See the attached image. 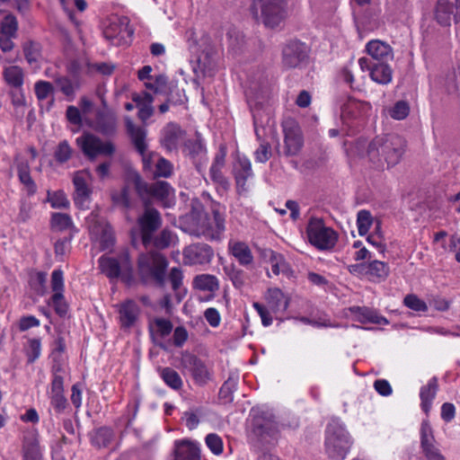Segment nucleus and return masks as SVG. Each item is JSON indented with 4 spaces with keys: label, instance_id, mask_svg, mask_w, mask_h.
<instances>
[{
    "label": "nucleus",
    "instance_id": "obj_1",
    "mask_svg": "<svg viewBox=\"0 0 460 460\" xmlns=\"http://www.w3.org/2000/svg\"><path fill=\"white\" fill-rule=\"evenodd\" d=\"M211 218L204 211L202 204L198 201L191 202L190 212L179 219L181 229L195 237H203L208 241H219L226 230L225 217L219 210V205L212 207Z\"/></svg>",
    "mask_w": 460,
    "mask_h": 460
},
{
    "label": "nucleus",
    "instance_id": "obj_2",
    "mask_svg": "<svg viewBox=\"0 0 460 460\" xmlns=\"http://www.w3.org/2000/svg\"><path fill=\"white\" fill-rule=\"evenodd\" d=\"M404 147L405 140L397 134L377 136L368 144L367 155L369 162L383 171L400 162Z\"/></svg>",
    "mask_w": 460,
    "mask_h": 460
},
{
    "label": "nucleus",
    "instance_id": "obj_3",
    "mask_svg": "<svg viewBox=\"0 0 460 460\" xmlns=\"http://www.w3.org/2000/svg\"><path fill=\"white\" fill-rule=\"evenodd\" d=\"M167 266V259L158 252L141 253L137 260L138 275L144 284L154 280L157 286L164 287Z\"/></svg>",
    "mask_w": 460,
    "mask_h": 460
},
{
    "label": "nucleus",
    "instance_id": "obj_4",
    "mask_svg": "<svg viewBox=\"0 0 460 460\" xmlns=\"http://www.w3.org/2000/svg\"><path fill=\"white\" fill-rule=\"evenodd\" d=\"M270 87L267 78H260L258 82L251 81L246 91L247 102L253 118L255 132L257 127L264 122V116H269L267 112V101L270 96Z\"/></svg>",
    "mask_w": 460,
    "mask_h": 460
},
{
    "label": "nucleus",
    "instance_id": "obj_5",
    "mask_svg": "<svg viewBox=\"0 0 460 460\" xmlns=\"http://www.w3.org/2000/svg\"><path fill=\"white\" fill-rule=\"evenodd\" d=\"M351 446L350 437L342 423L333 419L326 429L325 448L330 458L343 460Z\"/></svg>",
    "mask_w": 460,
    "mask_h": 460
},
{
    "label": "nucleus",
    "instance_id": "obj_6",
    "mask_svg": "<svg viewBox=\"0 0 460 460\" xmlns=\"http://www.w3.org/2000/svg\"><path fill=\"white\" fill-rule=\"evenodd\" d=\"M252 13L269 28L278 27L287 16L285 0H254Z\"/></svg>",
    "mask_w": 460,
    "mask_h": 460
},
{
    "label": "nucleus",
    "instance_id": "obj_7",
    "mask_svg": "<svg viewBox=\"0 0 460 460\" xmlns=\"http://www.w3.org/2000/svg\"><path fill=\"white\" fill-rule=\"evenodd\" d=\"M101 271L109 279L121 278L122 281L130 285L134 280L133 264L129 253L125 251L121 252L119 259L101 256L98 260Z\"/></svg>",
    "mask_w": 460,
    "mask_h": 460
},
{
    "label": "nucleus",
    "instance_id": "obj_8",
    "mask_svg": "<svg viewBox=\"0 0 460 460\" xmlns=\"http://www.w3.org/2000/svg\"><path fill=\"white\" fill-rule=\"evenodd\" d=\"M252 429L254 437L262 445L269 444L277 438L279 433L278 423L274 414L269 410L252 409Z\"/></svg>",
    "mask_w": 460,
    "mask_h": 460
},
{
    "label": "nucleus",
    "instance_id": "obj_9",
    "mask_svg": "<svg viewBox=\"0 0 460 460\" xmlns=\"http://www.w3.org/2000/svg\"><path fill=\"white\" fill-rule=\"evenodd\" d=\"M306 234L309 243L322 251L332 249L338 241L337 233L332 228L326 226L323 219L320 217L309 219Z\"/></svg>",
    "mask_w": 460,
    "mask_h": 460
},
{
    "label": "nucleus",
    "instance_id": "obj_10",
    "mask_svg": "<svg viewBox=\"0 0 460 460\" xmlns=\"http://www.w3.org/2000/svg\"><path fill=\"white\" fill-rule=\"evenodd\" d=\"M76 144L83 154L90 160L95 159L99 155L111 156L116 150L112 142H103L100 137L91 133H84L77 137Z\"/></svg>",
    "mask_w": 460,
    "mask_h": 460
},
{
    "label": "nucleus",
    "instance_id": "obj_11",
    "mask_svg": "<svg viewBox=\"0 0 460 460\" xmlns=\"http://www.w3.org/2000/svg\"><path fill=\"white\" fill-rule=\"evenodd\" d=\"M214 255V250L210 245L205 243H195L183 249L182 260L184 265H208L212 261Z\"/></svg>",
    "mask_w": 460,
    "mask_h": 460
},
{
    "label": "nucleus",
    "instance_id": "obj_12",
    "mask_svg": "<svg viewBox=\"0 0 460 460\" xmlns=\"http://www.w3.org/2000/svg\"><path fill=\"white\" fill-rule=\"evenodd\" d=\"M308 47L299 41L291 40L282 49V64L287 68L299 67L308 58Z\"/></svg>",
    "mask_w": 460,
    "mask_h": 460
},
{
    "label": "nucleus",
    "instance_id": "obj_13",
    "mask_svg": "<svg viewBox=\"0 0 460 460\" xmlns=\"http://www.w3.org/2000/svg\"><path fill=\"white\" fill-rule=\"evenodd\" d=\"M141 231L142 243L148 248L153 240L154 233L161 226L160 213L155 208H147L137 220Z\"/></svg>",
    "mask_w": 460,
    "mask_h": 460
},
{
    "label": "nucleus",
    "instance_id": "obj_14",
    "mask_svg": "<svg viewBox=\"0 0 460 460\" xmlns=\"http://www.w3.org/2000/svg\"><path fill=\"white\" fill-rule=\"evenodd\" d=\"M181 366L193 378L195 384L205 385L212 377L206 364L193 354H185L181 358Z\"/></svg>",
    "mask_w": 460,
    "mask_h": 460
},
{
    "label": "nucleus",
    "instance_id": "obj_15",
    "mask_svg": "<svg viewBox=\"0 0 460 460\" xmlns=\"http://www.w3.org/2000/svg\"><path fill=\"white\" fill-rule=\"evenodd\" d=\"M126 130L131 139L134 147L142 156L144 168L146 169L149 167L151 163V157L150 155L147 156L146 154L147 149V145L146 143V138L147 135L146 129L143 127L136 126L129 118H127Z\"/></svg>",
    "mask_w": 460,
    "mask_h": 460
},
{
    "label": "nucleus",
    "instance_id": "obj_16",
    "mask_svg": "<svg viewBox=\"0 0 460 460\" xmlns=\"http://www.w3.org/2000/svg\"><path fill=\"white\" fill-rule=\"evenodd\" d=\"M360 68L369 71L371 79L380 84H387L392 81L393 70L388 62L375 63L367 58H361L358 60Z\"/></svg>",
    "mask_w": 460,
    "mask_h": 460
},
{
    "label": "nucleus",
    "instance_id": "obj_17",
    "mask_svg": "<svg viewBox=\"0 0 460 460\" xmlns=\"http://www.w3.org/2000/svg\"><path fill=\"white\" fill-rule=\"evenodd\" d=\"M435 19L442 26H450L452 19L457 23L460 21V0H438Z\"/></svg>",
    "mask_w": 460,
    "mask_h": 460
},
{
    "label": "nucleus",
    "instance_id": "obj_18",
    "mask_svg": "<svg viewBox=\"0 0 460 460\" xmlns=\"http://www.w3.org/2000/svg\"><path fill=\"white\" fill-rule=\"evenodd\" d=\"M185 136V130L178 123L169 122L162 129L160 143L167 151H176L184 142Z\"/></svg>",
    "mask_w": 460,
    "mask_h": 460
},
{
    "label": "nucleus",
    "instance_id": "obj_19",
    "mask_svg": "<svg viewBox=\"0 0 460 460\" xmlns=\"http://www.w3.org/2000/svg\"><path fill=\"white\" fill-rule=\"evenodd\" d=\"M285 155H296L303 147L304 141L300 128L294 121H288L283 126Z\"/></svg>",
    "mask_w": 460,
    "mask_h": 460
},
{
    "label": "nucleus",
    "instance_id": "obj_20",
    "mask_svg": "<svg viewBox=\"0 0 460 460\" xmlns=\"http://www.w3.org/2000/svg\"><path fill=\"white\" fill-rule=\"evenodd\" d=\"M432 428L428 420H423L420 427V447L428 460H446L434 445Z\"/></svg>",
    "mask_w": 460,
    "mask_h": 460
},
{
    "label": "nucleus",
    "instance_id": "obj_21",
    "mask_svg": "<svg viewBox=\"0 0 460 460\" xmlns=\"http://www.w3.org/2000/svg\"><path fill=\"white\" fill-rule=\"evenodd\" d=\"M116 306L121 328L129 329L133 327L138 321L141 312L138 305L132 299H127Z\"/></svg>",
    "mask_w": 460,
    "mask_h": 460
},
{
    "label": "nucleus",
    "instance_id": "obj_22",
    "mask_svg": "<svg viewBox=\"0 0 460 460\" xmlns=\"http://www.w3.org/2000/svg\"><path fill=\"white\" fill-rule=\"evenodd\" d=\"M111 200L113 207L123 211H128L135 207L136 202L133 199L132 189L130 184L127 182L126 175L122 187L119 190L111 191Z\"/></svg>",
    "mask_w": 460,
    "mask_h": 460
},
{
    "label": "nucleus",
    "instance_id": "obj_23",
    "mask_svg": "<svg viewBox=\"0 0 460 460\" xmlns=\"http://www.w3.org/2000/svg\"><path fill=\"white\" fill-rule=\"evenodd\" d=\"M73 183L75 186L74 201L75 206L80 208H88V203L92 195V190L89 188L86 182L84 173L83 172H75L73 178Z\"/></svg>",
    "mask_w": 460,
    "mask_h": 460
},
{
    "label": "nucleus",
    "instance_id": "obj_24",
    "mask_svg": "<svg viewBox=\"0 0 460 460\" xmlns=\"http://www.w3.org/2000/svg\"><path fill=\"white\" fill-rule=\"evenodd\" d=\"M367 53L372 58L375 63L390 62L394 59L392 47L380 40H372L366 45Z\"/></svg>",
    "mask_w": 460,
    "mask_h": 460
},
{
    "label": "nucleus",
    "instance_id": "obj_25",
    "mask_svg": "<svg viewBox=\"0 0 460 460\" xmlns=\"http://www.w3.org/2000/svg\"><path fill=\"white\" fill-rule=\"evenodd\" d=\"M172 455L173 460H200L199 447L189 439L176 440Z\"/></svg>",
    "mask_w": 460,
    "mask_h": 460
},
{
    "label": "nucleus",
    "instance_id": "obj_26",
    "mask_svg": "<svg viewBox=\"0 0 460 460\" xmlns=\"http://www.w3.org/2000/svg\"><path fill=\"white\" fill-rule=\"evenodd\" d=\"M233 173L237 188L246 190L247 181L253 177L251 161L246 156L238 155L233 166Z\"/></svg>",
    "mask_w": 460,
    "mask_h": 460
},
{
    "label": "nucleus",
    "instance_id": "obj_27",
    "mask_svg": "<svg viewBox=\"0 0 460 460\" xmlns=\"http://www.w3.org/2000/svg\"><path fill=\"white\" fill-rule=\"evenodd\" d=\"M95 129L105 137H111L117 131L116 116L110 111H98L95 119Z\"/></svg>",
    "mask_w": 460,
    "mask_h": 460
},
{
    "label": "nucleus",
    "instance_id": "obj_28",
    "mask_svg": "<svg viewBox=\"0 0 460 460\" xmlns=\"http://www.w3.org/2000/svg\"><path fill=\"white\" fill-rule=\"evenodd\" d=\"M127 182L134 188L136 193L144 202L151 199L152 184L143 180L141 175L135 170H128L126 173Z\"/></svg>",
    "mask_w": 460,
    "mask_h": 460
},
{
    "label": "nucleus",
    "instance_id": "obj_29",
    "mask_svg": "<svg viewBox=\"0 0 460 460\" xmlns=\"http://www.w3.org/2000/svg\"><path fill=\"white\" fill-rule=\"evenodd\" d=\"M229 253L234 256L240 265L248 267L253 263V255L247 243L241 241H230Z\"/></svg>",
    "mask_w": 460,
    "mask_h": 460
},
{
    "label": "nucleus",
    "instance_id": "obj_30",
    "mask_svg": "<svg viewBox=\"0 0 460 460\" xmlns=\"http://www.w3.org/2000/svg\"><path fill=\"white\" fill-rule=\"evenodd\" d=\"M114 438L113 429L106 426L94 429L90 438L92 445L97 448L108 447Z\"/></svg>",
    "mask_w": 460,
    "mask_h": 460
},
{
    "label": "nucleus",
    "instance_id": "obj_31",
    "mask_svg": "<svg viewBox=\"0 0 460 460\" xmlns=\"http://www.w3.org/2000/svg\"><path fill=\"white\" fill-rule=\"evenodd\" d=\"M390 268L387 263L375 260L367 264V276L373 282L384 281L389 275Z\"/></svg>",
    "mask_w": 460,
    "mask_h": 460
},
{
    "label": "nucleus",
    "instance_id": "obj_32",
    "mask_svg": "<svg viewBox=\"0 0 460 460\" xmlns=\"http://www.w3.org/2000/svg\"><path fill=\"white\" fill-rule=\"evenodd\" d=\"M267 302L269 307L274 313L284 312L288 307V299L279 288L268 290Z\"/></svg>",
    "mask_w": 460,
    "mask_h": 460
},
{
    "label": "nucleus",
    "instance_id": "obj_33",
    "mask_svg": "<svg viewBox=\"0 0 460 460\" xmlns=\"http://www.w3.org/2000/svg\"><path fill=\"white\" fill-rule=\"evenodd\" d=\"M55 84L58 89L67 98L68 101H73L75 96V92L80 88L78 79H70L67 76H58L55 79Z\"/></svg>",
    "mask_w": 460,
    "mask_h": 460
},
{
    "label": "nucleus",
    "instance_id": "obj_34",
    "mask_svg": "<svg viewBox=\"0 0 460 460\" xmlns=\"http://www.w3.org/2000/svg\"><path fill=\"white\" fill-rule=\"evenodd\" d=\"M438 390V379L437 377H432L427 385H424L420 389V400H421V408L422 410L428 413L431 408V403L433 399L436 396V393Z\"/></svg>",
    "mask_w": 460,
    "mask_h": 460
},
{
    "label": "nucleus",
    "instance_id": "obj_35",
    "mask_svg": "<svg viewBox=\"0 0 460 460\" xmlns=\"http://www.w3.org/2000/svg\"><path fill=\"white\" fill-rule=\"evenodd\" d=\"M193 284L201 291L216 292L219 289V280L211 274H200L194 278Z\"/></svg>",
    "mask_w": 460,
    "mask_h": 460
},
{
    "label": "nucleus",
    "instance_id": "obj_36",
    "mask_svg": "<svg viewBox=\"0 0 460 460\" xmlns=\"http://www.w3.org/2000/svg\"><path fill=\"white\" fill-rule=\"evenodd\" d=\"M223 270L235 288L241 289L244 286L246 274L243 270L237 268L234 263L224 265Z\"/></svg>",
    "mask_w": 460,
    "mask_h": 460
},
{
    "label": "nucleus",
    "instance_id": "obj_37",
    "mask_svg": "<svg viewBox=\"0 0 460 460\" xmlns=\"http://www.w3.org/2000/svg\"><path fill=\"white\" fill-rule=\"evenodd\" d=\"M4 77L11 88L22 87L24 80L23 70L18 66H9L4 69Z\"/></svg>",
    "mask_w": 460,
    "mask_h": 460
},
{
    "label": "nucleus",
    "instance_id": "obj_38",
    "mask_svg": "<svg viewBox=\"0 0 460 460\" xmlns=\"http://www.w3.org/2000/svg\"><path fill=\"white\" fill-rule=\"evenodd\" d=\"M163 381L172 389L179 391L183 385L182 379L179 373L172 367H166L159 369Z\"/></svg>",
    "mask_w": 460,
    "mask_h": 460
},
{
    "label": "nucleus",
    "instance_id": "obj_39",
    "mask_svg": "<svg viewBox=\"0 0 460 460\" xmlns=\"http://www.w3.org/2000/svg\"><path fill=\"white\" fill-rule=\"evenodd\" d=\"M354 311L358 314V321L361 323H372L376 324H387L388 321L379 315L376 311L367 307H356Z\"/></svg>",
    "mask_w": 460,
    "mask_h": 460
},
{
    "label": "nucleus",
    "instance_id": "obj_40",
    "mask_svg": "<svg viewBox=\"0 0 460 460\" xmlns=\"http://www.w3.org/2000/svg\"><path fill=\"white\" fill-rule=\"evenodd\" d=\"M173 189L171 185L164 181H158L152 183L151 198L161 200L166 206L169 202V198L172 194Z\"/></svg>",
    "mask_w": 460,
    "mask_h": 460
},
{
    "label": "nucleus",
    "instance_id": "obj_41",
    "mask_svg": "<svg viewBox=\"0 0 460 460\" xmlns=\"http://www.w3.org/2000/svg\"><path fill=\"white\" fill-rule=\"evenodd\" d=\"M270 253V261L271 263V271L274 275H279L280 273L287 274L289 270L288 264L284 261L282 255L275 252L274 251L268 249Z\"/></svg>",
    "mask_w": 460,
    "mask_h": 460
},
{
    "label": "nucleus",
    "instance_id": "obj_42",
    "mask_svg": "<svg viewBox=\"0 0 460 460\" xmlns=\"http://www.w3.org/2000/svg\"><path fill=\"white\" fill-rule=\"evenodd\" d=\"M0 15H4L0 22V32L7 35H16L18 23L16 17L11 13H6L4 11L0 10Z\"/></svg>",
    "mask_w": 460,
    "mask_h": 460
},
{
    "label": "nucleus",
    "instance_id": "obj_43",
    "mask_svg": "<svg viewBox=\"0 0 460 460\" xmlns=\"http://www.w3.org/2000/svg\"><path fill=\"white\" fill-rule=\"evenodd\" d=\"M373 224V217L370 211L362 209L357 215V226L359 235L363 236L367 234Z\"/></svg>",
    "mask_w": 460,
    "mask_h": 460
},
{
    "label": "nucleus",
    "instance_id": "obj_44",
    "mask_svg": "<svg viewBox=\"0 0 460 460\" xmlns=\"http://www.w3.org/2000/svg\"><path fill=\"white\" fill-rule=\"evenodd\" d=\"M73 152L74 150L68 142L63 140L57 146L54 151V158L57 163L65 164L72 157Z\"/></svg>",
    "mask_w": 460,
    "mask_h": 460
},
{
    "label": "nucleus",
    "instance_id": "obj_45",
    "mask_svg": "<svg viewBox=\"0 0 460 460\" xmlns=\"http://www.w3.org/2000/svg\"><path fill=\"white\" fill-rule=\"evenodd\" d=\"M115 243L114 233L108 224L101 226L100 244L102 250L111 249Z\"/></svg>",
    "mask_w": 460,
    "mask_h": 460
},
{
    "label": "nucleus",
    "instance_id": "obj_46",
    "mask_svg": "<svg viewBox=\"0 0 460 460\" xmlns=\"http://www.w3.org/2000/svg\"><path fill=\"white\" fill-rule=\"evenodd\" d=\"M132 33V31L128 30V23L119 20V22H111L110 26L104 31V34L108 39H114L119 37L122 32Z\"/></svg>",
    "mask_w": 460,
    "mask_h": 460
},
{
    "label": "nucleus",
    "instance_id": "obj_47",
    "mask_svg": "<svg viewBox=\"0 0 460 460\" xmlns=\"http://www.w3.org/2000/svg\"><path fill=\"white\" fill-rule=\"evenodd\" d=\"M12 103L16 110V113L21 112L23 115L26 106V97L23 93L22 87L12 88L11 90Z\"/></svg>",
    "mask_w": 460,
    "mask_h": 460
},
{
    "label": "nucleus",
    "instance_id": "obj_48",
    "mask_svg": "<svg viewBox=\"0 0 460 460\" xmlns=\"http://www.w3.org/2000/svg\"><path fill=\"white\" fill-rule=\"evenodd\" d=\"M403 304L406 307L416 312H426L428 305L422 299L419 298L414 294L407 295L403 299Z\"/></svg>",
    "mask_w": 460,
    "mask_h": 460
},
{
    "label": "nucleus",
    "instance_id": "obj_49",
    "mask_svg": "<svg viewBox=\"0 0 460 460\" xmlns=\"http://www.w3.org/2000/svg\"><path fill=\"white\" fill-rule=\"evenodd\" d=\"M51 305L53 306L57 314L60 317L66 315L68 311V305L65 300L63 293L53 294L51 296Z\"/></svg>",
    "mask_w": 460,
    "mask_h": 460
},
{
    "label": "nucleus",
    "instance_id": "obj_50",
    "mask_svg": "<svg viewBox=\"0 0 460 460\" xmlns=\"http://www.w3.org/2000/svg\"><path fill=\"white\" fill-rule=\"evenodd\" d=\"M153 323L156 328L155 334L161 338L168 336L172 331V323L168 319L156 317L154 319Z\"/></svg>",
    "mask_w": 460,
    "mask_h": 460
},
{
    "label": "nucleus",
    "instance_id": "obj_51",
    "mask_svg": "<svg viewBox=\"0 0 460 460\" xmlns=\"http://www.w3.org/2000/svg\"><path fill=\"white\" fill-rule=\"evenodd\" d=\"M172 172V164L165 158L159 157L155 164V170L154 172L155 177H164L171 176Z\"/></svg>",
    "mask_w": 460,
    "mask_h": 460
},
{
    "label": "nucleus",
    "instance_id": "obj_52",
    "mask_svg": "<svg viewBox=\"0 0 460 460\" xmlns=\"http://www.w3.org/2000/svg\"><path fill=\"white\" fill-rule=\"evenodd\" d=\"M173 235L171 231L164 229L157 236L153 237L152 243L157 249H165L170 246Z\"/></svg>",
    "mask_w": 460,
    "mask_h": 460
},
{
    "label": "nucleus",
    "instance_id": "obj_53",
    "mask_svg": "<svg viewBox=\"0 0 460 460\" xmlns=\"http://www.w3.org/2000/svg\"><path fill=\"white\" fill-rule=\"evenodd\" d=\"M48 199L54 208H66L69 206V201L62 190L55 191L52 194L49 192Z\"/></svg>",
    "mask_w": 460,
    "mask_h": 460
},
{
    "label": "nucleus",
    "instance_id": "obj_54",
    "mask_svg": "<svg viewBox=\"0 0 460 460\" xmlns=\"http://www.w3.org/2000/svg\"><path fill=\"white\" fill-rule=\"evenodd\" d=\"M410 111V107L406 102L399 101L394 107L389 111L390 116L394 119H405Z\"/></svg>",
    "mask_w": 460,
    "mask_h": 460
},
{
    "label": "nucleus",
    "instance_id": "obj_55",
    "mask_svg": "<svg viewBox=\"0 0 460 460\" xmlns=\"http://www.w3.org/2000/svg\"><path fill=\"white\" fill-rule=\"evenodd\" d=\"M52 226L58 230L69 228L73 223L69 215L64 213H54L51 218Z\"/></svg>",
    "mask_w": 460,
    "mask_h": 460
},
{
    "label": "nucleus",
    "instance_id": "obj_56",
    "mask_svg": "<svg viewBox=\"0 0 460 460\" xmlns=\"http://www.w3.org/2000/svg\"><path fill=\"white\" fill-rule=\"evenodd\" d=\"M208 447L214 455H220L223 452V441L221 438L214 433L207 435L205 438Z\"/></svg>",
    "mask_w": 460,
    "mask_h": 460
},
{
    "label": "nucleus",
    "instance_id": "obj_57",
    "mask_svg": "<svg viewBox=\"0 0 460 460\" xmlns=\"http://www.w3.org/2000/svg\"><path fill=\"white\" fill-rule=\"evenodd\" d=\"M31 460H43L42 450L38 439L37 431L31 430Z\"/></svg>",
    "mask_w": 460,
    "mask_h": 460
},
{
    "label": "nucleus",
    "instance_id": "obj_58",
    "mask_svg": "<svg viewBox=\"0 0 460 460\" xmlns=\"http://www.w3.org/2000/svg\"><path fill=\"white\" fill-rule=\"evenodd\" d=\"M254 157L258 163H266L271 157L270 145L265 141L261 142L254 152Z\"/></svg>",
    "mask_w": 460,
    "mask_h": 460
},
{
    "label": "nucleus",
    "instance_id": "obj_59",
    "mask_svg": "<svg viewBox=\"0 0 460 460\" xmlns=\"http://www.w3.org/2000/svg\"><path fill=\"white\" fill-rule=\"evenodd\" d=\"M155 93L168 94L172 90V84H169L165 75H159L155 79Z\"/></svg>",
    "mask_w": 460,
    "mask_h": 460
},
{
    "label": "nucleus",
    "instance_id": "obj_60",
    "mask_svg": "<svg viewBox=\"0 0 460 460\" xmlns=\"http://www.w3.org/2000/svg\"><path fill=\"white\" fill-rule=\"evenodd\" d=\"M201 410L199 408L183 413V420H185V425L189 429L191 430L198 427L199 423V416L201 415Z\"/></svg>",
    "mask_w": 460,
    "mask_h": 460
},
{
    "label": "nucleus",
    "instance_id": "obj_61",
    "mask_svg": "<svg viewBox=\"0 0 460 460\" xmlns=\"http://www.w3.org/2000/svg\"><path fill=\"white\" fill-rule=\"evenodd\" d=\"M51 288L54 294L64 292V278L61 270H55L51 275Z\"/></svg>",
    "mask_w": 460,
    "mask_h": 460
},
{
    "label": "nucleus",
    "instance_id": "obj_62",
    "mask_svg": "<svg viewBox=\"0 0 460 460\" xmlns=\"http://www.w3.org/2000/svg\"><path fill=\"white\" fill-rule=\"evenodd\" d=\"M204 150V146L199 139L195 140H187L184 142V151L188 153L191 157H195L196 155L202 153Z\"/></svg>",
    "mask_w": 460,
    "mask_h": 460
},
{
    "label": "nucleus",
    "instance_id": "obj_63",
    "mask_svg": "<svg viewBox=\"0 0 460 460\" xmlns=\"http://www.w3.org/2000/svg\"><path fill=\"white\" fill-rule=\"evenodd\" d=\"M446 85L449 93L456 92L458 90L460 85V63L457 70L452 72L447 76Z\"/></svg>",
    "mask_w": 460,
    "mask_h": 460
},
{
    "label": "nucleus",
    "instance_id": "obj_64",
    "mask_svg": "<svg viewBox=\"0 0 460 460\" xmlns=\"http://www.w3.org/2000/svg\"><path fill=\"white\" fill-rule=\"evenodd\" d=\"M52 91L53 86L49 82L40 81L35 84V93L39 100L46 99Z\"/></svg>",
    "mask_w": 460,
    "mask_h": 460
}]
</instances>
